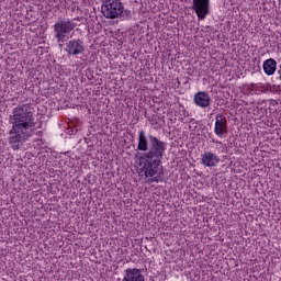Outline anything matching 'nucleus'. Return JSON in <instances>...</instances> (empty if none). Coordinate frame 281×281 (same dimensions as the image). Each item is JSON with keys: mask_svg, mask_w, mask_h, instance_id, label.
Here are the masks:
<instances>
[{"mask_svg": "<svg viewBox=\"0 0 281 281\" xmlns=\"http://www.w3.org/2000/svg\"><path fill=\"white\" fill-rule=\"evenodd\" d=\"M11 130L9 131V144L12 150H21V146L34 135V113L30 104L18 105L13 114L9 116Z\"/></svg>", "mask_w": 281, "mask_h": 281, "instance_id": "1", "label": "nucleus"}, {"mask_svg": "<svg viewBox=\"0 0 281 281\" xmlns=\"http://www.w3.org/2000/svg\"><path fill=\"white\" fill-rule=\"evenodd\" d=\"M166 143H164V140H159L157 136L149 135L147 137L144 131L138 133L137 150L144 153L143 157L161 161V159H164V155H166Z\"/></svg>", "mask_w": 281, "mask_h": 281, "instance_id": "2", "label": "nucleus"}, {"mask_svg": "<svg viewBox=\"0 0 281 281\" xmlns=\"http://www.w3.org/2000/svg\"><path fill=\"white\" fill-rule=\"evenodd\" d=\"M101 12L105 19H128L131 11L124 9L122 0H102Z\"/></svg>", "mask_w": 281, "mask_h": 281, "instance_id": "3", "label": "nucleus"}, {"mask_svg": "<svg viewBox=\"0 0 281 281\" xmlns=\"http://www.w3.org/2000/svg\"><path fill=\"white\" fill-rule=\"evenodd\" d=\"M78 25L69 19H61L54 24L55 38L57 43H65L69 40V34L76 30Z\"/></svg>", "mask_w": 281, "mask_h": 281, "instance_id": "4", "label": "nucleus"}, {"mask_svg": "<svg viewBox=\"0 0 281 281\" xmlns=\"http://www.w3.org/2000/svg\"><path fill=\"white\" fill-rule=\"evenodd\" d=\"M139 166L140 172L145 175L146 179L155 177V175H157L159 171V175H164V166H161V160L140 156Z\"/></svg>", "mask_w": 281, "mask_h": 281, "instance_id": "5", "label": "nucleus"}, {"mask_svg": "<svg viewBox=\"0 0 281 281\" xmlns=\"http://www.w3.org/2000/svg\"><path fill=\"white\" fill-rule=\"evenodd\" d=\"M191 9L195 12L198 19L203 21L210 14V0H193Z\"/></svg>", "mask_w": 281, "mask_h": 281, "instance_id": "6", "label": "nucleus"}, {"mask_svg": "<svg viewBox=\"0 0 281 281\" xmlns=\"http://www.w3.org/2000/svg\"><path fill=\"white\" fill-rule=\"evenodd\" d=\"M65 50L68 56H78L85 52V43L80 38L71 40L66 44Z\"/></svg>", "mask_w": 281, "mask_h": 281, "instance_id": "7", "label": "nucleus"}, {"mask_svg": "<svg viewBox=\"0 0 281 281\" xmlns=\"http://www.w3.org/2000/svg\"><path fill=\"white\" fill-rule=\"evenodd\" d=\"M201 160L203 166H205L206 168H216V166L221 164V158L212 151H205L202 155Z\"/></svg>", "mask_w": 281, "mask_h": 281, "instance_id": "8", "label": "nucleus"}, {"mask_svg": "<svg viewBox=\"0 0 281 281\" xmlns=\"http://www.w3.org/2000/svg\"><path fill=\"white\" fill-rule=\"evenodd\" d=\"M122 281H146V278L142 273L140 269L128 268L125 270V274Z\"/></svg>", "mask_w": 281, "mask_h": 281, "instance_id": "9", "label": "nucleus"}, {"mask_svg": "<svg viewBox=\"0 0 281 281\" xmlns=\"http://www.w3.org/2000/svg\"><path fill=\"white\" fill-rule=\"evenodd\" d=\"M193 100L196 106H201V109H207L210 102H212V98H210V94L206 91L196 92Z\"/></svg>", "mask_w": 281, "mask_h": 281, "instance_id": "10", "label": "nucleus"}, {"mask_svg": "<svg viewBox=\"0 0 281 281\" xmlns=\"http://www.w3.org/2000/svg\"><path fill=\"white\" fill-rule=\"evenodd\" d=\"M214 133L217 135V137H223V135L227 133V120L223 116V114H218L216 116Z\"/></svg>", "mask_w": 281, "mask_h": 281, "instance_id": "11", "label": "nucleus"}, {"mask_svg": "<svg viewBox=\"0 0 281 281\" xmlns=\"http://www.w3.org/2000/svg\"><path fill=\"white\" fill-rule=\"evenodd\" d=\"M276 69H278V63L276 59L270 58L263 63V71L267 76H273L276 74Z\"/></svg>", "mask_w": 281, "mask_h": 281, "instance_id": "12", "label": "nucleus"}, {"mask_svg": "<svg viewBox=\"0 0 281 281\" xmlns=\"http://www.w3.org/2000/svg\"><path fill=\"white\" fill-rule=\"evenodd\" d=\"M148 183H159V177L149 178Z\"/></svg>", "mask_w": 281, "mask_h": 281, "instance_id": "13", "label": "nucleus"}, {"mask_svg": "<svg viewBox=\"0 0 281 281\" xmlns=\"http://www.w3.org/2000/svg\"><path fill=\"white\" fill-rule=\"evenodd\" d=\"M59 47H63V44H59Z\"/></svg>", "mask_w": 281, "mask_h": 281, "instance_id": "14", "label": "nucleus"}, {"mask_svg": "<svg viewBox=\"0 0 281 281\" xmlns=\"http://www.w3.org/2000/svg\"><path fill=\"white\" fill-rule=\"evenodd\" d=\"M280 80H281V76H280Z\"/></svg>", "mask_w": 281, "mask_h": 281, "instance_id": "15", "label": "nucleus"}]
</instances>
